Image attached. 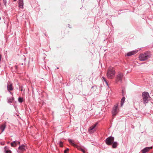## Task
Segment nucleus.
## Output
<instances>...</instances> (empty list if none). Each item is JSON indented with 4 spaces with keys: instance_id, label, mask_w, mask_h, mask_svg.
<instances>
[{
    "instance_id": "nucleus-39",
    "label": "nucleus",
    "mask_w": 153,
    "mask_h": 153,
    "mask_svg": "<svg viewBox=\"0 0 153 153\" xmlns=\"http://www.w3.org/2000/svg\"><path fill=\"white\" fill-rule=\"evenodd\" d=\"M82 8V7H81L80 9H81Z\"/></svg>"
},
{
    "instance_id": "nucleus-4",
    "label": "nucleus",
    "mask_w": 153,
    "mask_h": 153,
    "mask_svg": "<svg viewBox=\"0 0 153 153\" xmlns=\"http://www.w3.org/2000/svg\"><path fill=\"white\" fill-rule=\"evenodd\" d=\"M97 123H96L90 126L88 129V133L91 134L94 133L97 129Z\"/></svg>"
},
{
    "instance_id": "nucleus-27",
    "label": "nucleus",
    "mask_w": 153,
    "mask_h": 153,
    "mask_svg": "<svg viewBox=\"0 0 153 153\" xmlns=\"http://www.w3.org/2000/svg\"><path fill=\"white\" fill-rule=\"evenodd\" d=\"M69 150V149L68 148H67L64 151V152L65 153H66V152L67 151H68Z\"/></svg>"
},
{
    "instance_id": "nucleus-10",
    "label": "nucleus",
    "mask_w": 153,
    "mask_h": 153,
    "mask_svg": "<svg viewBox=\"0 0 153 153\" xmlns=\"http://www.w3.org/2000/svg\"><path fill=\"white\" fill-rule=\"evenodd\" d=\"M19 7L20 8H23V0H19Z\"/></svg>"
},
{
    "instance_id": "nucleus-13",
    "label": "nucleus",
    "mask_w": 153,
    "mask_h": 153,
    "mask_svg": "<svg viewBox=\"0 0 153 153\" xmlns=\"http://www.w3.org/2000/svg\"><path fill=\"white\" fill-rule=\"evenodd\" d=\"M4 149V152L5 153H11V151L9 150V148L7 146H5Z\"/></svg>"
},
{
    "instance_id": "nucleus-8",
    "label": "nucleus",
    "mask_w": 153,
    "mask_h": 153,
    "mask_svg": "<svg viewBox=\"0 0 153 153\" xmlns=\"http://www.w3.org/2000/svg\"><path fill=\"white\" fill-rule=\"evenodd\" d=\"M117 106L118 105L116 104L114 105L113 108V109L112 111V113L113 117L115 116L118 112L117 111Z\"/></svg>"
},
{
    "instance_id": "nucleus-16",
    "label": "nucleus",
    "mask_w": 153,
    "mask_h": 153,
    "mask_svg": "<svg viewBox=\"0 0 153 153\" xmlns=\"http://www.w3.org/2000/svg\"><path fill=\"white\" fill-rule=\"evenodd\" d=\"M16 141V140L13 141L10 143L11 146L12 147H15L17 146Z\"/></svg>"
},
{
    "instance_id": "nucleus-26",
    "label": "nucleus",
    "mask_w": 153,
    "mask_h": 153,
    "mask_svg": "<svg viewBox=\"0 0 153 153\" xmlns=\"http://www.w3.org/2000/svg\"><path fill=\"white\" fill-rule=\"evenodd\" d=\"M79 149L84 153H85V151L83 149L81 148H79Z\"/></svg>"
},
{
    "instance_id": "nucleus-21",
    "label": "nucleus",
    "mask_w": 153,
    "mask_h": 153,
    "mask_svg": "<svg viewBox=\"0 0 153 153\" xmlns=\"http://www.w3.org/2000/svg\"><path fill=\"white\" fill-rule=\"evenodd\" d=\"M21 88V86L19 85V84L17 83L16 85V88L18 90L19 89H20Z\"/></svg>"
},
{
    "instance_id": "nucleus-5",
    "label": "nucleus",
    "mask_w": 153,
    "mask_h": 153,
    "mask_svg": "<svg viewBox=\"0 0 153 153\" xmlns=\"http://www.w3.org/2000/svg\"><path fill=\"white\" fill-rule=\"evenodd\" d=\"M114 138L112 137H109L105 140L106 143L108 145H111L113 143Z\"/></svg>"
},
{
    "instance_id": "nucleus-23",
    "label": "nucleus",
    "mask_w": 153,
    "mask_h": 153,
    "mask_svg": "<svg viewBox=\"0 0 153 153\" xmlns=\"http://www.w3.org/2000/svg\"><path fill=\"white\" fill-rule=\"evenodd\" d=\"M58 144L59 145L60 147H62L63 146V143L61 141H59L58 142Z\"/></svg>"
},
{
    "instance_id": "nucleus-34",
    "label": "nucleus",
    "mask_w": 153,
    "mask_h": 153,
    "mask_svg": "<svg viewBox=\"0 0 153 153\" xmlns=\"http://www.w3.org/2000/svg\"><path fill=\"white\" fill-rule=\"evenodd\" d=\"M15 67L16 69H17V68L18 67L17 66H16Z\"/></svg>"
},
{
    "instance_id": "nucleus-24",
    "label": "nucleus",
    "mask_w": 153,
    "mask_h": 153,
    "mask_svg": "<svg viewBox=\"0 0 153 153\" xmlns=\"http://www.w3.org/2000/svg\"><path fill=\"white\" fill-rule=\"evenodd\" d=\"M102 79H103V80L105 81V84H106V85L108 86V83L106 80V79H105V78H104V77H102Z\"/></svg>"
},
{
    "instance_id": "nucleus-31",
    "label": "nucleus",
    "mask_w": 153,
    "mask_h": 153,
    "mask_svg": "<svg viewBox=\"0 0 153 153\" xmlns=\"http://www.w3.org/2000/svg\"><path fill=\"white\" fill-rule=\"evenodd\" d=\"M0 144H1V145H4V142H1L0 143Z\"/></svg>"
},
{
    "instance_id": "nucleus-38",
    "label": "nucleus",
    "mask_w": 153,
    "mask_h": 153,
    "mask_svg": "<svg viewBox=\"0 0 153 153\" xmlns=\"http://www.w3.org/2000/svg\"><path fill=\"white\" fill-rule=\"evenodd\" d=\"M56 69H59V68L58 67H57Z\"/></svg>"
},
{
    "instance_id": "nucleus-37",
    "label": "nucleus",
    "mask_w": 153,
    "mask_h": 153,
    "mask_svg": "<svg viewBox=\"0 0 153 153\" xmlns=\"http://www.w3.org/2000/svg\"><path fill=\"white\" fill-rule=\"evenodd\" d=\"M14 1H16L17 0H13Z\"/></svg>"
},
{
    "instance_id": "nucleus-30",
    "label": "nucleus",
    "mask_w": 153,
    "mask_h": 153,
    "mask_svg": "<svg viewBox=\"0 0 153 153\" xmlns=\"http://www.w3.org/2000/svg\"><path fill=\"white\" fill-rule=\"evenodd\" d=\"M68 27L69 28H71V25H70V24H68Z\"/></svg>"
},
{
    "instance_id": "nucleus-20",
    "label": "nucleus",
    "mask_w": 153,
    "mask_h": 153,
    "mask_svg": "<svg viewBox=\"0 0 153 153\" xmlns=\"http://www.w3.org/2000/svg\"><path fill=\"white\" fill-rule=\"evenodd\" d=\"M125 98L124 97H123L121 99V106H123V103L125 101Z\"/></svg>"
},
{
    "instance_id": "nucleus-18",
    "label": "nucleus",
    "mask_w": 153,
    "mask_h": 153,
    "mask_svg": "<svg viewBox=\"0 0 153 153\" xmlns=\"http://www.w3.org/2000/svg\"><path fill=\"white\" fill-rule=\"evenodd\" d=\"M81 131L82 132V133L83 134L85 135V134L86 132V130L84 128H81Z\"/></svg>"
},
{
    "instance_id": "nucleus-14",
    "label": "nucleus",
    "mask_w": 153,
    "mask_h": 153,
    "mask_svg": "<svg viewBox=\"0 0 153 153\" xmlns=\"http://www.w3.org/2000/svg\"><path fill=\"white\" fill-rule=\"evenodd\" d=\"M14 98L13 97H11L7 98V102L9 103H11L14 100Z\"/></svg>"
},
{
    "instance_id": "nucleus-3",
    "label": "nucleus",
    "mask_w": 153,
    "mask_h": 153,
    "mask_svg": "<svg viewBox=\"0 0 153 153\" xmlns=\"http://www.w3.org/2000/svg\"><path fill=\"white\" fill-rule=\"evenodd\" d=\"M142 96L143 98V103L146 105L148 102L149 98L150 97L149 93L146 92H144L142 93Z\"/></svg>"
},
{
    "instance_id": "nucleus-15",
    "label": "nucleus",
    "mask_w": 153,
    "mask_h": 153,
    "mask_svg": "<svg viewBox=\"0 0 153 153\" xmlns=\"http://www.w3.org/2000/svg\"><path fill=\"white\" fill-rule=\"evenodd\" d=\"M6 128V125L5 124H3L1 125L0 126V129L2 130L1 133L3 132V131H4L5 128Z\"/></svg>"
},
{
    "instance_id": "nucleus-7",
    "label": "nucleus",
    "mask_w": 153,
    "mask_h": 153,
    "mask_svg": "<svg viewBox=\"0 0 153 153\" xmlns=\"http://www.w3.org/2000/svg\"><path fill=\"white\" fill-rule=\"evenodd\" d=\"M25 150V146L24 144H22L20 145L19 147L17 152L18 153H23Z\"/></svg>"
},
{
    "instance_id": "nucleus-6",
    "label": "nucleus",
    "mask_w": 153,
    "mask_h": 153,
    "mask_svg": "<svg viewBox=\"0 0 153 153\" xmlns=\"http://www.w3.org/2000/svg\"><path fill=\"white\" fill-rule=\"evenodd\" d=\"M123 77V74L121 72L118 73V74L117 75V77L116 79V81L117 82H120L121 83L122 81Z\"/></svg>"
},
{
    "instance_id": "nucleus-28",
    "label": "nucleus",
    "mask_w": 153,
    "mask_h": 153,
    "mask_svg": "<svg viewBox=\"0 0 153 153\" xmlns=\"http://www.w3.org/2000/svg\"><path fill=\"white\" fill-rule=\"evenodd\" d=\"M16 143H17V145L18 144H20V142L19 141H18L17 140H16Z\"/></svg>"
},
{
    "instance_id": "nucleus-12",
    "label": "nucleus",
    "mask_w": 153,
    "mask_h": 153,
    "mask_svg": "<svg viewBox=\"0 0 153 153\" xmlns=\"http://www.w3.org/2000/svg\"><path fill=\"white\" fill-rule=\"evenodd\" d=\"M138 52V50H136L133 51L131 52H128L127 53V55L128 56H130L132 55H134L137 53Z\"/></svg>"
},
{
    "instance_id": "nucleus-2",
    "label": "nucleus",
    "mask_w": 153,
    "mask_h": 153,
    "mask_svg": "<svg viewBox=\"0 0 153 153\" xmlns=\"http://www.w3.org/2000/svg\"><path fill=\"white\" fill-rule=\"evenodd\" d=\"M151 56L149 53L146 52L144 53L141 54L139 56V59L142 61H144L148 59Z\"/></svg>"
},
{
    "instance_id": "nucleus-29",
    "label": "nucleus",
    "mask_w": 153,
    "mask_h": 153,
    "mask_svg": "<svg viewBox=\"0 0 153 153\" xmlns=\"http://www.w3.org/2000/svg\"><path fill=\"white\" fill-rule=\"evenodd\" d=\"M22 88H23V87L22 86H21V88H20V89H19V90L21 91H22V90H23Z\"/></svg>"
},
{
    "instance_id": "nucleus-32",
    "label": "nucleus",
    "mask_w": 153,
    "mask_h": 153,
    "mask_svg": "<svg viewBox=\"0 0 153 153\" xmlns=\"http://www.w3.org/2000/svg\"><path fill=\"white\" fill-rule=\"evenodd\" d=\"M13 106H14V107L16 109V107H17L16 105H14Z\"/></svg>"
},
{
    "instance_id": "nucleus-36",
    "label": "nucleus",
    "mask_w": 153,
    "mask_h": 153,
    "mask_svg": "<svg viewBox=\"0 0 153 153\" xmlns=\"http://www.w3.org/2000/svg\"><path fill=\"white\" fill-rule=\"evenodd\" d=\"M10 143V142H7V144H8V143Z\"/></svg>"
},
{
    "instance_id": "nucleus-19",
    "label": "nucleus",
    "mask_w": 153,
    "mask_h": 153,
    "mask_svg": "<svg viewBox=\"0 0 153 153\" xmlns=\"http://www.w3.org/2000/svg\"><path fill=\"white\" fill-rule=\"evenodd\" d=\"M112 147L114 148H116L117 147V142H114L112 143Z\"/></svg>"
},
{
    "instance_id": "nucleus-17",
    "label": "nucleus",
    "mask_w": 153,
    "mask_h": 153,
    "mask_svg": "<svg viewBox=\"0 0 153 153\" xmlns=\"http://www.w3.org/2000/svg\"><path fill=\"white\" fill-rule=\"evenodd\" d=\"M68 140L69 141V143H71L74 146L78 148V147L77 145L74 143L73 142L72 140L71 139H68Z\"/></svg>"
},
{
    "instance_id": "nucleus-22",
    "label": "nucleus",
    "mask_w": 153,
    "mask_h": 153,
    "mask_svg": "<svg viewBox=\"0 0 153 153\" xmlns=\"http://www.w3.org/2000/svg\"><path fill=\"white\" fill-rule=\"evenodd\" d=\"M18 101L20 103L22 102H23V99L22 97H19L18 98Z\"/></svg>"
},
{
    "instance_id": "nucleus-35",
    "label": "nucleus",
    "mask_w": 153,
    "mask_h": 153,
    "mask_svg": "<svg viewBox=\"0 0 153 153\" xmlns=\"http://www.w3.org/2000/svg\"><path fill=\"white\" fill-rule=\"evenodd\" d=\"M45 36H46V33H45Z\"/></svg>"
},
{
    "instance_id": "nucleus-1",
    "label": "nucleus",
    "mask_w": 153,
    "mask_h": 153,
    "mask_svg": "<svg viewBox=\"0 0 153 153\" xmlns=\"http://www.w3.org/2000/svg\"><path fill=\"white\" fill-rule=\"evenodd\" d=\"M115 73L114 68L111 67H109L107 71V77L109 79H112L114 77Z\"/></svg>"
},
{
    "instance_id": "nucleus-11",
    "label": "nucleus",
    "mask_w": 153,
    "mask_h": 153,
    "mask_svg": "<svg viewBox=\"0 0 153 153\" xmlns=\"http://www.w3.org/2000/svg\"><path fill=\"white\" fill-rule=\"evenodd\" d=\"M152 148V147H147L145 148L141 151L142 153H146L148 152L150 149Z\"/></svg>"
},
{
    "instance_id": "nucleus-9",
    "label": "nucleus",
    "mask_w": 153,
    "mask_h": 153,
    "mask_svg": "<svg viewBox=\"0 0 153 153\" xmlns=\"http://www.w3.org/2000/svg\"><path fill=\"white\" fill-rule=\"evenodd\" d=\"M13 88L12 87V84L11 83H9L8 84L7 86V89L8 91H9L11 94V92L10 91L13 90Z\"/></svg>"
},
{
    "instance_id": "nucleus-25",
    "label": "nucleus",
    "mask_w": 153,
    "mask_h": 153,
    "mask_svg": "<svg viewBox=\"0 0 153 153\" xmlns=\"http://www.w3.org/2000/svg\"><path fill=\"white\" fill-rule=\"evenodd\" d=\"M4 5L6 6L7 4V0H3Z\"/></svg>"
},
{
    "instance_id": "nucleus-40",
    "label": "nucleus",
    "mask_w": 153,
    "mask_h": 153,
    "mask_svg": "<svg viewBox=\"0 0 153 153\" xmlns=\"http://www.w3.org/2000/svg\"><path fill=\"white\" fill-rule=\"evenodd\" d=\"M84 102H85V100H84Z\"/></svg>"
},
{
    "instance_id": "nucleus-33",
    "label": "nucleus",
    "mask_w": 153,
    "mask_h": 153,
    "mask_svg": "<svg viewBox=\"0 0 153 153\" xmlns=\"http://www.w3.org/2000/svg\"><path fill=\"white\" fill-rule=\"evenodd\" d=\"M1 60V55L0 54V62Z\"/></svg>"
}]
</instances>
